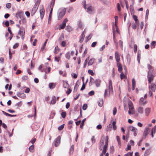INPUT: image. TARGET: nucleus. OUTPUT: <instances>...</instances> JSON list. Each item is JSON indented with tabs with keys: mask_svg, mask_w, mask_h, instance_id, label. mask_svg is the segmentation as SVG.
Segmentation results:
<instances>
[{
	"mask_svg": "<svg viewBox=\"0 0 156 156\" xmlns=\"http://www.w3.org/2000/svg\"><path fill=\"white\" fill-rule=\"evenodd\" d=\"M150 129L149 128H146L144 131L143 136H144V138H145L149 133V131Z\"/></svg>",
	"mask_w": 156,
	"mask_h": 156,
	"instance_id": "2eb2a0df",
	"label": "nucleus"
},
{
	"mask_svg": "<svg viewBox=\"0 0 156 156\" xmlns=\"http://www.w3.org/2000/svg\"><path fill=\"white\" fill-rule=\"evenodd\" d=\"M59 72L60 75H62L63 76H66V72L64 73L62 71L59 70Z\"/></svg>",
	"mask_w": 156,
	"mask_h": 156,
	"instance_id": "ea45409f",
	"label": "nucleus"
},
{
	"mask_svg": "<svg viewBox=\"0 0 156 156\" xmlns=\"http://www.w3.org/2000/svg\"><path fill=\"white\" fill-rule=\"evenodd\" d=\"M74 145H72L70 149V151L69 153L70 154H72L74 151Z\"/></svg>",
	"mask_w": 156,
	"mask_h": 156,
	"instance_id": "72a5a7b5",
	"label": "nucleus"
},
{
	"mask_svg": "<svg viewBox=\"0 0 156 156\" xmlns=\"http://www.w3.org/2000/svg\"><path fill=\"white\" fill-rule=\"evenodd\" d=\"M151 84L149 86V95L150 97L152 96V92H154L156 90V85L155 83H151Z\"/></svg>",
	"mask_w": 156,
	"mask_h": 156,
	"instance_id": "f03ea898",
	"label": "nucleus"
},
{
	"mask_svg": "<svg viewBox=\"0 0 156 156\" xmlns=\"http://www.w3.org/2000/svg\"><path fill=\"white\" fill-rule=\"evenodd\" d=\"M155 75L153 74L152 72L148 71L147 73V78L148 81L149 83H151L154 79Z\"/></svg>",
	"mask_w": 156,
	"mask_h": 156,
	"instance_id": "7ed1b4c3",
	"label": "nucleus"
},
{
	"mask_svg": "<svg viewBox=\"0 0 156 156\" xmlns=\"http://www.w3.org/2000/svg\"><path fill=\"white\" fill-rule=\"evenodd\" d=\"M133 50L134 52L136 53L137 50V45L136 44L134 45Z\"/></svg>",
	"mask_w": 156,
	"mask_h": 156,
	"instance_id": "8fccbe9b",
	"label": "nucleus"
},
{
	"mask_svg": "<svg viewBox=\"0 0 156 156\" xmlns=\"http://www.w3.org/2000/svg\"><path fill=\"white\" fill-rule=\"evenodd\" d=\"M37 9L36 5L34 6L31 10V14L32 15H34L36 13Z\"/></svg>",
	"mask_w": 156,
	"mask_h": 156,
	"instance_id": "412c9836",
	"label": "nucleus"
},
{
	"mask_svg": "<svg viewBox=\"0 0 156 156\" xmlns=\"http://www.w3.org/2000/svg\"><path fill=\"white\" fill-rule=\"evenodd\" d=\"M145 99L143 97L141 98L139 101V105H144L146 104L147 101H144Z\"/></svg>",
	"mask_w": 156,
	"mask_h": 156,
	"instance_id": "f8f14e48",
	"label": "nucleus"
},
{
	"mask_svg": "<svg viewBox=\"0 0 156 156\" xmlns=\"http://www.w3.org/2000/svg\"><path fill=\"white\" fill-rule=\"evenodd\" d=\"M115 31L114 28H113V38L114 39V41L115 43H116L117 44V42L116 40L115 39Z\"/></svg>",
	"mask_w": 156,
	"mask_h": 156,
	"instance_id": "7c9ffc66",
	"label": "nucleus"
},
{
	"mask_svg": "<svg viewBox=\"0 0 156 156\" xmlns=\"http://www.w3.org/2000/svg\"><path fill=\"white\" fill-rule=\"evenodd\" d=\"M66 112H62L61 113V116L63 118H65L66 117Z\"/></svg>",
	"mask_w": 156,
	"mask_h": 156,
	"instance_id": "a18cd8bd",
	"label": "nucleus"
},
{
	"mask_svg": "<svg viewBox=\"0 0 156 156\" xmlns=\"http://www.w3.org/2000/svg\"><path fill=\"white\" fill-rule=\"evenodd\" d=\"M19 44L18 43H16L14 44V45H13V48L14 49H16L18 48V46H19Z\"/></svg>",
	"mask_w": 156,
	"mask_h": 156,
	"instance_id": "09e8293b",
	"label": "nucleus"
},
{
	"mask_svg": "<svg viewBox=\"0 0 156 156\" xmlns=\"http://www.w3.org/2000/svg\"><path fill=\"white\" fill-rule=\"evenodd\" d=\"M18 34L21 37L22 39H23L24 37L25 32L22 31L21 30H20L18 32Z\"/></svg>",
	"mask_w": 156,
	"mask_h": 156,
	"instance_id": "aec40b11",
	"label": "nucleus"
},
{
	"mask_svg": "<svg viewBox=\"0 0 156 156\" xmlns=\"http://www.w3.org/2000/svg\"><path fill=\"white\" fill-rule=\"evenodd\" d=\"M64 126V124H63L58 127V129L59 131L63 129Z\"/></svg>",
	"mask_w": 156,
	"mask_h": 156,
	"instance_id": "79ce46f5",
	"label": "nucleus"
},
{
	"mask_svg": "<svg viewBox=\"0 0 156 156\" xmlns=\"http://www.w3.org/2000/svg\"><path fill=\"white\" fill-rule=\"evenodd\" d=\"M30 91V89L29 88H27L25 90V93H28Z\"/></svg>",
	"mask_w": 156,
	"mask_h": 156,
	"instance_id": "69168bd1",
	"label": "nucleus"
},
{
	"mask_svg": "<svg viewBox=\"0 0 156 156\" xmlns=\"http://www.w3.org/2000/svg\"><path fill=\"white\" fill-rule=\"evenodd\" d=\"M55 0H52L50 4V8L51 9L50 12L48 19L49 20L51 19V16L53 9V6H54L55 2Z\"/></svg>",
	"mask_w": 156,
	"mask_h": 156,
	"instance_id": "0eeeda50",
	"label": "nucleus"
},
{
	"mask_svg": "<svg viewBox=\"0 0 156 156\" xmlns=\"http://www.w3.org/2000/svg\"><path fill=\"white\" fill-rule=\"evenodd\" d=\"M91 140L94 143L95 142V139L94 136H93L92 137Z\"/></svg>",
	"mask_w": 156,
	"mask_h": 156,
	"instance_id": "338daca9",
	"label": "nucleus"
},
{
	"mask_svg": "<svg viewBox=\"0 0 156 156\" xmlns=\"http://www.w3.org/2000/svg\"><path fill=\"white\" fill-rule=\"evenodd\" d=\"M40 13L41 18L42 19L44 17L45 13V10L44 7H42L40 10Z\"/></svg>",
	"mask_w": 156,
	"mask_h": 156,
	"instance_id": "9d476101",
	"label": "nucleus"
},
{
	"mask_svg": "<svg viewBox=\"0 0 156 156\" xmlns=\"http://www.w3.org/2000/svg\"><path fill=\"white\" fill-rule=\"evenodd\" d=\"M66 58L68 59H69L70 58V53L69 52H67L65 55Z\"/></svg>",
	"mask_w": 156,
	"mask_h": 156,
	"instance_id": "f704fd0d",
	"label": "nucleus"
},
{
	"mask_svg": "<svg viewBox=\"0 0 156 156\" xmlns=\"http://www.w3.org/2000/svg\"><path fill=\"white\" fill-rule=\"evenodd\" d=\"M68 86V84L67 82L64 83L63 86L65 88H66Z\"/></svg>",
	"mask_w": 156,
	"mask_h": 156,
	"instance_id": "774afa93",
	"label": "nucleus"
},
{
	"mask_svg": "<svg viewBox=\"0 0 156 156\" xmlns=\"http://www.w3.org/2000/svg\"><path fill=\"white\" fill-rule=\"evenodd\" d=\"M94 10V8L91 5L88 6L87 9V12L89 13L93 11Z\"/></svg>",
	"mask_w": 156,
	"mask_h": 156,
	"instance_id": "a211bd4d",
	"label": "nucleus"
},
{
	"mask_svg": "<svg viewBox=\"0 0 156 156\" xmlns=\"http://www.w3.org/2000/svg\"><path fill=\"white\" fill-rule=\"evenodd\" d=\"M37 40L36 39H35L34 41L33 42V45L34 46H35L36 45V43L37 42Z\"/></svg>",
	"mask_w": 156,
	"mask_h": 156,
	"instance_id": "e2e57ef3",
	"label": "nucleus"
},
{
	"mask_svg": "<svg viewBox=\"0 0 156 156\" xmlns=\"http://www.w3.org/2000/svg\"><path fill=\"white\" fill-rule=\"evenodd\" d=\"M103 104V101L102 99H100L98 101V105L100 107H102Z\"/></svg>",
	"mask_w": 156,
	"mask_h": 156,
	"instance_id": "c756f323",
	"label": "nucleus"
},
{
	"mask_svg": "<svg viewBox=\"0 0 156 156\" xmlns=\"http://www.w3.org/2000/svg\"><path fill=\"white\" fill-rule=\"evenodd\" d=\"M86 120V119L85 118L82 121V123L80 126V128L83 129L84 123Z\"/></svg>",
	"mask_w": 156,
	"mask_h": 156,
	"instance_id": "4c0bfd02",
	"label": "nucleus"
},
{
	"mask_svg": "<svg viewBox=\"0 0 156 156\" xmlns=\"http://www.w3.org/2000/svg\"><path fill=\"white\" fill-rule=\"evenodd\" d=\"M85 85L84 83H83L82 87L80 89L81 90H83L85 89Z\"/></svg>",
	"mask_w": 156,
	"mask_h": 156,
	"instance_id": "13d9d810",
	"label": "nucleus"
},
{
	"mask_svg": "<svg viewBox=\"0 0 156 156\" xmlns=\"http://www.w3.org/2000/svg\"><path fill=\"white\" fill-rule=\"evenodd\" d=\"M130 130L133 132V135L134 136H136L137 133V129L133 126H130L129 127Z\"/></svg>",
	"mask_w": 156,
	"mask_h": 156,
	"instance_id": "1a4fd4ad",
	"label": "nucleus"
},
{
	"mask_svg": "<svg viewBox=\"0 0 156 156\" xmlns=\"http://www.w3.org/2000/svg\"><path fill=\"white\" fill-rule=\"evenodd\" d=\"M36 139L35 138H33L30 141V142H31L32 144H34L36 141Z\"/></svg>",
	"mask_w": 156,
	"mask_h": 156,
	"instance_id": "0e129e2a",
	"label": "nucleus"
},
{
	"mask_svg": "<svg viewBox=\"0 0 156 156\" xmlns=\"http://www.w3.org/2000/svg\"><path fill=\"white\" fill-rule=\"evenodd\" d=\"M151 111V108H147L145 109V115L147 116L148 115Z\"/></svg>",
	"mask_w": 156,
	"mask_h": 156,
	"instance_id": "6ab92c4d",
	"label": "nucleus"
},
{
	"mask_svg": "<svg viewBox=\"0 0 156 156\" xmlns=\"http://www.w3.org/2000/svg\"><path fill=\"white\" fill-rule=\"evenodd\" d=\"M121 73L120 75V77L121 80H122L124 78H126V76L122 72H121Z\"/></svg>",
	"mask_w": 156,
	"mask_h": 156,
	"instance_id": "c9c22d12",
	"label": "nucleus"
},
{
	"mask_svg": "<svg viewBox=\"0 0 156 156\" xmlns=\"http://www.w3.org/2000/svg\"><path fill=\"white\" fill-rule=\"evenodd\" d=\"M87 104H84L83 106V110H85L87 109Z\"/></svg>",
	"mask_w": 156,
	"mask_h": 156,
	"instance_id": "864d4df0",
	"label": "nucleus"
},
{
	"mask_svg": "<svg viewBox=\"0 0 156 156\" xmlns=\"http://www.w3.org/2000/svg\"><path fill=\"white\" fill-rule=\"evenodd\" d=\"M129 110L128 111V113L129 114H133L134 113V109L133 105L132 103L129 104Z\"/></svg>",
	"mask_w": 156,
	"mask_h": 156,
	"instance_id": "423d86ee",
	"label": "nucleus"
},
{
	"mask_svg": "<svg viewBox=\"0 0 156 156\" xmlns=\"http://www.w3.org/2000/svg\"><path fill=\"white\" fill-rule=\"evenodd\" d=\"M108 136H107L105 138V144L104 145L102 151V153L104 154H105L107 151V148L108 145Z\"/></svg>",
	"mask_w": 156,
	"mask_h": 156,
	"instance_id": "20e7f679",
	"label": "nucleus"
},
{
	"mask_svg": "<svg viewBox=\"0 0 156 156\" xmlns=\"http://www.w3.org/2000/svg\"><path fill=\"white\" fill-rule=\"evenodd\" d=\"M156 130V125L151 130V136L152 137H153L154 134L155 133Z\"/></svg>",
	"mask_w": 156,
	"mask_h": 156,
	"instance_id": "bb28decb",
	"label": "nucleus"
},
{
	"mask_svg": "<svg viewBox=\"0 0 156 156\" xmlns=\"http://www.w3.org/2000/svg\"><path fill=\"white\" fill-rule=\"evenodd\" d=\"M34 144H32L31 146H30L29 148V150L30 152H34Z\"/></svg>",
	"mask_w": 156,
	"mask_h": 156,
	"instance_id": "c85d7f7f",
	"label": "nucleus"
},
{
	"mask_svg": "<svg viewBox=\"0 0 156 156\" xmlns=\"http://www.w3.org/2000/svg\"><path fill=\"white\" fill-rule=\"evenodd\" d=\"M105 141V137L104 136H102L101 137L100 142V147L99 149L101 150H102L101 146L103 145Z\"/></svg>",
	"mask_w": 156,
	"mask_h": 156,
	"instance_id": "4468645a",
	"label": "nucleus"
},
{
	"mask_svg": "<svg viewBox=\"0 0 156 156\" xmlns=\"http://www.w3.org/2000/svg\"><path fill=\"white\" fill-rule=\"evenodd\" d=\"M97 44V42H93L91 44V46L92 47H93V48H94V47L96 44Z\"/></svg>",
	"mask_w": 156,
	"mask_h": 156,
	"instance_id": "4d7b16f0",
	"label": "nucleus"
},
{
	"mask_svg": "<svg viewBox=\"0 0 156 156\" xmlns=\"http://www.w3.org/2000/svg\"><path fill=\"white\" fill-rule=\"evenodd\" d=\"M91 37H92V36L91 35V34H89L88 36H87L86 37V38L87 39L86 42H87L89 40H90L91 38Z\"/></svg>",
	"mask_w": 156,
	"mask_h": 156,
	"instance_id": "de8ad7c7",
	"label": "nucleus"
},
{
	"mask_svg": "<svg viewBox=\"0 0 156 156\" xmlns=\"http://www.w3.org/2000/svg\"><path fill=\"white\" fill-rule=\"evenodd\" d=\"M94 58H91L90 59V60L89 61V62H88V64L89 65L91 66L92 65L94 62Z\"/></svg>",
	"mask_w": 156,
	"mask_h": 156,
	"instance_id": "2f4dec72",
	"label": "nucleus"
},
{
	"mask_svg": "<svg viewBox=\"0 0 156 156\" xmlns=\"http://www.w3.org/2000/svg\"><path fill=\"white\" fill-rule=\"evenodd\" d=\"M82 4L84 8L85 9H87V5L86 4V2L85 1H83L82 2Z\"/></svg>",
	"mask_w": 156,
	"mask_h": 156,
	"instance_id": "c03bdc74",
	"label": "nucleus"
},
{
	"mask_svg": "<svg viewBox=\"0 0 156 156\" xmlns=\"http://www.w3.org/2000/svg\"><path fill=\"white\" fill-rule=\"evenodd\" d=\"M119 44L121 46V48L122 49L123 47V42L121 40H119Z\"/></svg>",
	"mask_w": 156,
	"mask_h": 156,
	"instance_id": "3c124183",
	"label": "nucleus"
},
{
	"mask_svg": "<svg viewBox=\"0 0 156 156\" xmlns=\"http://www.w3.org/2000/svg\"><path fill=\"white\" fill-rule=\"evenodd\" d=\"M17 95L19 97L23 99L25 98L26 97V95L24 93L20 92H17Z\"/></svg>",
	"mask_w": 156,
	"mask_h": 156,
	"instance_id": "f3484780",
	"label": "nucleus"
},
{
	"mask_svg": "<svg viewBox=\"0 0 156 156\" xmlns=\"http://www.w3.org/2000/svg\"><path fill=\"white\" fill-rule=\"evenodd\" d=\"M113 92V87L112 86V82L111 80H109V82L108 86V89H106L104 94V96L106 97L107 96H108L111 94Z\"/></svg>",
	"mask_w": 156,
	"mask_h": 156,
	"instance_id": "f257e3e1",
	"label": "nucleus"
},
{
	"mask_svg": "<svg viewBox=\"0 0 156 156\" xmlns=\"http://www.w3.org/2000/svg\"><path fill=\"white\" fill-rule=\"evenodd\" d=\"M61 138L60 136H58L55 139L53 143V144L56 147L58 146L60 143Z\"/></svg>",
	"mask_w": 156,
	"mask_h": 156,
	"instance_id": "39448f33",
	"label": "nucleus"
},
{
	"mask_svg": "<svg viewBox=\"0 0 156 156\" xmlns=\"http://www.w3.org/2000/svg\"><path fill=\"white\" fill-rule=\"evenodd\" d=\"M117 112V108L116 107H114L113 109V114L115 115Z\"/></svg>",
	"mask_w": 156,
	"mask_h": 156,
	"instance_id": "6e6d98bb",
	"label": "nucleus"
},
{
	"mask_svg": "<svg viewBox=\"0 0 156 156\" xmlns=\"http://www.w3.org/2000/svg\"><path fill=\"white\" fill-rule=\"evenodd\" d=\"M66 42L65 41H62L61 43V45L62 46L65 47L66 46Z\"/></svg>",
	"mask_w": 156,
	"mask_h": 156,
	"instance_id": "680f3d73",
	"label": "nucleus"
},
{
	"mask_svg": "<svg viewBox=\"0 0 156 156\" xmlns=\"http://www.w3.org/2000/svg\"><path fill=\"white\" fill-rule=\"evenodd\" d=\"M2 113H3V114H4L6 116H10V117H15L16 116V115H11L10 114H9L4 111H2Z\"/></svg>",
	"mask_w": 156,
	"mask_h": 156,
	"instance_id": "a878e982",
	"label": "nucleus"
},
{
	"mask_svg": "<svg viewBox=\"0 0 156 156\" xmlns=\"http://www.w3.org/2000/svg\"><path fill=\"white\" fill-rule=\"evenodd\" d=\"M49 87L50 89L53 88L55 87V85L53 83H50L49 84Z\"/></svg>",
	"mask_w": 156,
	"mask_h": 156,
	"instance_id": "603ef678",
	"label": "nucleus"
},
{
	"mask_svg": "<svg viewBox=\"0 0 156 156\" xmlns=\"http://www.w3.org/2000/svg\"><path fill=\"white\" fill-rule=\"evenodd\" d=\"M156 45V42L155 41H153L151 44V49H153L155 47Z\"/></svg>",
	"mask_w": 156,
	"mask_h": 156,
	"instance_id": "393cba45",
	"label": "nucleus"
},
{
	"mask_svg": "<svg viewBox=\"0 0 156 156\" xmlns=\"http://www.w3.org/2000/svg\"><path fill=\"white\" fill-rule=\"evenodd\" d=\"M115 57L117 62H119L120 58V55L118 51H116L115 53Z\"/></svg>",
	"mask_w": 156,
	"mask_h": 156,
	"instance_id": "ddd939ff",
	"label": "nucleus"
},
{
	"mask_svg": "<svg viewBox=\"0 0 156 156\" xmlns=\"http://www.w3.org/2000/svg\"><path fill=\"white\" fill-rule=\"evenodd\" d=\"M112 125L113 126V129L114 130L116 129L117 127L116 125V122L115 121H113L112 123Z\"/></svg>",
	"mask_w": 156,
	"mask_h": 156,
	"instance_id": "58836bf2",
	"label": "nucleus"
},
{
	"mask_svg": "<svg viewBox=\"0 0 156 156\" xmlns=\"http://www.w3.org/2000/svg\"><path fill=\"white\" fill-rule=\"evenodd\" d=\"M65 14V12L64 11L62 10L58 14V20H60L61 19Z\"/></svg>",
	"mask_w": 156,
	"mask_h": 156,
	"instance_id": "9b49d317",
	"label": "nucleus"
},
{
	"mask_svg": "<svg viewBox=\"0 0 156 156\" xmlns=\"http://www.w3.org/2000/svg\"><path fill=\"white\" fill-rule=\"evenodd\" d=\"M23 12L20 11L18 12L16 14V17L17 19H21L23 17Z\"/></svg>",
	"mask_w": 156,
	"mask_h": 156,
	"instance_id": "6e6552de",
	"label": "nucleus"
},
{
	"mask_svg": "<svg viewBox=\"0 0 156 156\" xmlns=\"http://www.w3.org/2000/svg\"><path fill=\"white\" fill-rule=\"evenodd\" d=\"M133 18L137 24H139V22L138 21V20L137 18V16L135 15H133Z\"/></svg>",
	"mask_w": 156,
	"mask_h": 156,
	"instance_id": "a19ab883",
	"label": "nucleus"
},
{
	"mask_svg": "<svg viewBox=\"0 0 156 156\" xmlns=\"http://www.w3.org/2000/svg\"><path fill=\"white\" fill-rule=\"evenodd\" d=\"M95 83L97 87H99L100 85L101 81L99 79H97L95 81Z\"/></svg>",
	"mask_w": 156,
	"mask_h": 156,
	"instance_id": "5701e85b",
	"label": "nucleus"
},
{
	"mask_svg": "<svg viewBox=\"0 0 156 156\" xmlns=\"http://www.w3.org/2000/svg\"><path fill=\"white\" fill-rule=\"evenodd\" d=\"M131 148V145H130L129 144H128L127 145V147L126 149V151H128V150H130Z\"/></svg>",
	"mask_w": 156,
	"mask_h": 156,
	"instance_id": "37998d69",
	"label": "nucleus"
},
{
	"mask_svg": "<svg viewBox=\"0 0 156 156\" xmlns=\"http://www.w3.org/2000/svg\"><path fill=\"white\" fill-rule=\"evenodd\" d=\"M88 72L89 74L92 76H94V73L93 72L92 70H89Z\"/></svg>",
	"mask_w": 156,
	"mask_h": 156,
	"instance_id": "49530a36",
	"label": "nucleus"
},
{
	"mask_svg": "<svg viewBox=\"0 0 156 156\" xmlns=\"http://www.w3.org/2000/svg\"><path fill=\"white\" fill-rule=\"evenodd\" d=\"M137 111L139 113L142 114L143 113V108L142 107H139L137 109Z\"/></svg>",
	"mask_w": 156,
	"mask_h": 156,
	"instance_id": "b1692460",
	"label": "nucleus"
},
{
	"mask_svg": "<svg viewBox=\"0 0 156 156\" xmlns=\"http://www.w3.org/2000/svg\"><path fill=\"white\" fill-rule=\"evenodd\" d=\"M85 37V35H84V32H83L81 36H80V43H82L83 41V39H84V38Z\"/></svg>",
	"mask_w": 156,
	"mask_h": 156,
	"instance_id": "4be33fe9",
	"label": "nucleus"
},
{
	"mask_svg": "<svg viewBox=\"0 0 156 156\" xmlns=\"http://www.w3.org/2000/svg\"><path fill=\"white\" fill-rule=\"evenodd\" d=\"M117 67H118V71L119 72H121L122 71V66L121 64L119 62H117Z\"/></svg>",
	"mask_w": 156,
	"mask_h": 156,
	"instance_id": "dca6fc26",
	"label": "nucleus"
},
{
	"mask_svg": "<svg viewBox=\"0 0 156 156\" xmlns=\"http://www.w3.org/2000/svg\"><path fill=\"white\" fill-rule=\"evenodd\" d=\"M59 49L58 46H56L55 47V50L54 53L55 54H57L59 52Z\"/></svg>",
	"mask_w": 156,
	"mask_h": 156,
	"instance_id": "e433bc0d",
	"label": "nucleus"
},
{
	"mask_svg": "<svg viewBox=\"0 0 156 156\" xmlns=\"http://www.w3.org/2000/svg\"><path fill=\"white\" fill-rule=\"evenodd\" d=\"M11 4L10 3H9L6 4V7L8 9H9L11 7Z\"/></svg>",
	"mask_w": 156,
	"mask_h": 156,
	"instance_id": "5fc2aeb1",
	"label": "nucleus"
},
{
	"mask_svg": "<svg viewBox=\"0 0 156 156\" xmlns=\"http://www.w3.org/2000/svg\"><path fill=\"white\" fill-rule=\"evenodd\" d=\"M139 24H137L135 23H133L132 24V27L133 29H135L136 27L137 26H138Z\"/></svg>",
	"mask_w": 156,
	"mask_h": 156,
	"instance_id": "473e14b6",
	"label": "nucleus"
},
{
	"mask_svg": "<svg viewBox=\"0 0 156 156\" xmlns=\"http://www.w3.org/2000/svg\"><path fill=\"white\" fill-rule=\"evenodd\" d=\"M94 94V91H91L88 94L90 96H91L93 95Z\"/></svg>",
	"mask_w": 156,
	"mask_h": 156,
	"instance_id": "052dcab7",
	"label": "nucleus"
},
{
	"mask_svg": "<svg viewBox=\"0 0 156 156\" xmlns=\"http://www.w3.org/2000/svg\"><path fill=\"white\" fill-rule=\"evenodd\" d=\"M66 24L62 22V23L60 25L59 30H60L64 29L66 27Z\"/></svg>",
	"mask_w": 156,
	"mask_h": 156,
	"instance_id": "cd10ccee",
	"label": "nucleus"
},
{
	"mask_svg": "<svg viewBox=\"0 0 156 156\" xmlns=\"http://www.w3.org/2000/svg\"><path fill=\"white\" fill-rule=\"evenodd\" d=\"M72 75L73 76V78L75 79L77 78V75L73 73H72Z\"/></svg>",
	"mask_w": 156,
	"mask_h": 156,
	"instance_id": "bf43d9fd",
	"label": "nucleus"
}]
</instances>
